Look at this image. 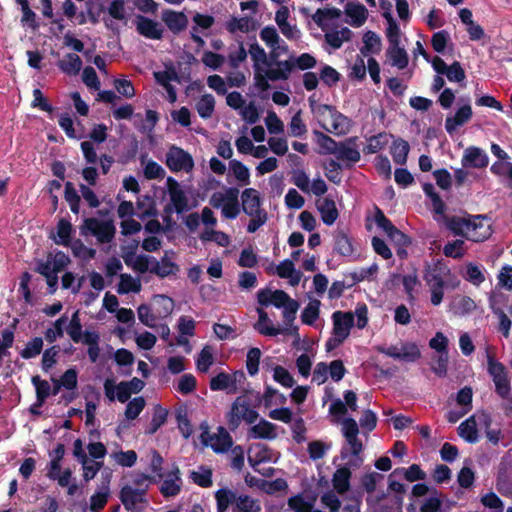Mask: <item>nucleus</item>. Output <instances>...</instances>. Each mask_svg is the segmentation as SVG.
<instances>
[{
	"mask_svg": "<svg viewBox=\"0 0 512 512\" xmlns=\"http://www.w3.org/2000/svg\"><path fill=\"white\" fill-rule=\"evenodd\" d=\"M458 434L468 443L478 442V431L476 428L475 416H471L463 421L458 427Z\"/></svg>",
	"mask_w": 512,
	"mask_h": 512,
	"instance_id": "obj_42",
	"label": "nucleus"
},
{
	"mask_svg": "<svg viewBox=\"0 0 512 512\" xmlns=\"http://www.w3.org/2000/svg\"><path fill=\"white\" fill-rule=\"evenodd\" d=\"M442 507V500L436 490L422 502L420 512H439Z\"/></svg>",
	"mask_w": 512,
	"mask_h": 512,
	"instance_id": "obj_64",
	"label": "nucleus"
},
{
	"mask_svg": "<svg viewBox=\"0 0 512 512\" xmlns=\"http://www.w3.org/2000/svg\"><path fill=\"white\" fill-rule=\"evenodd\" d=\"M450 269L441 262L427 265L423 279L431 292V303L434 306L441 304L444 297V288L449 283Z\"/></svg>",
	"mask_w": 512,
	"mask_h": 512,
	"instance_id": "obj_4",
	"label": "nucleus"
},
{
	"mask_svg": "<svg viewBox=\"0 0 512 512\" xmlns=\"http://www.w3.org/2000/svg\"><path fill=\"white\" fill-rule=\"evenodd\" d=\"M165 163L174 173H190L194 168V160L191 154L175 145L171 146L166 153Z\"/></svg>",
	"mask_w": 512,
	"mask_h": 512,
	"instance_id": "obj_11",
	"label": "nucleus"
},
{
	"mask_svg": "<svg viewBox=\"0 0 512 512\" xmlns=\"http://www.w3.org/2000/svg\"><path fill=\"white\" fill-rule=\"evenodd\" d=\"M351 476L352 473L348 465L337 468L332 476L333 491H335L339 495L347 493L351 487Z\"/></svg>",
	"mask_w": 512,
	"mask_h": 512,
	"instance_id": "obj_24",
	"label": "nucleus"
},
{
	"mask_svg": "<svg viewBox=\"0 0 512 512\" xmlns=\"http://www.w3.org/2000/svg\"><path fill=\"white\" fill-rule=\"evenodd\" d=\"M376 350L388 357L398 361L413 363L419 360L422 356L419 346L412 341H401L396 345L377 346Z\"/></svg>",
	"mask_w": 512,
	"mask_h": 512,
	"instance_id": "obj_9",
	"label": "nucleus"
},
{
	"mask_svg": "<svg viewBox=\"0 0 512 512\" xmlns=\"http://www.w3.org/2000/svg\"><path fill=\"white\" fill-rule=\"evenodd\" d=\"M31 381L36 390L37 406H42L51 393V386L48 381L40 379L39 376H33Z\"/></svg>",
	"mask_w": 512,
	"mask_h": 512,
	"instance_id": "obj_53",
	"label": "nucleus"
},
{
	"mask_svg": "<svg viewBox=\"0 0 512 512\" xmlns=\"http://www.w3.org/2000/svg\"><path fill=\"white\" fill-rule=\"evenodd\" d=\"M167 415L168 412L166 409L162 408L161 406H156L154 408L150 424L146 429V433L150 435L156 433V431L166 422Z\"/></svg>",
	"mask_w": 512,
	"mask_h": 512,
	"instance_id": "obj_55",
	"label": "nucleus"
},
{
	"mask_svg": "<svg viewBox=\"0 0 512 512\" xmlns=\"http://www.w3.org/2000/svg\"><path fill=\"white\" fill-rule=\"evenodd\" d=\"M258 417L259 413L251 406L246 396L237 397L226 413L227 425L231 431L237 430L242 422L249 425L255 423Z\"/></svg>",
	"mask_w": 512,
	"mask_h": 512,
	"instance_id": "obj_7",
	"label": "nucleus"
},
{
	"mask_svg": "<svg viewBox=\"0 0 512 512\" xmlns=\"http://www.w3.org/2000/svg\"><path fill=\"white\" fill-rule=\"evenodd\" d=\"M102 483L98 487L97 491L91 496L90 498V509L93 511H97L99 509H102L108 499L109 494V483H110V476L109 474L103 475L102 474Z\"/></svg>",
	"mask_w": 512,
	"mask_h": 512,
	"instance_id": "obj_29",
	"label": "nucleus"
},
{
	"mask_svg": "<svg viewBox=\"0 0 512 512\" xmlns=\"http://www.w3.org/2000/svg\"><path fill=\"white\" fill-rule=\"evenodd\" d=\"M257 300L261 306L273 305L276 308H282L285 325H293L299 309V303L292 299L285 291L261 289L257 292Z\"/></svg>",
	"mask_w": 512,
	"mask_h": 512,
	"instance_id": "obj_3",
	"label": "nucleus"
},
{
	"mask_svg": "<svg viewBox=\"0 0 512 512\" xmlns=\"http://www.w3.org/2000/svg\"><path fill=\"white\" fill-rule=\"evenodd\" d=\"M238 197L239 191L237 188L225 187L221 191L214 192L210 197L209 203L213 208L222 209L227 203L232 202Z\"/></svg>",
	"mask_w": 512,
	"mask_h": 512,
	"instance_id": "obj_30",
	"label": "nucleus"
},
{
	"mask_svg": "<svg viewBox=\"0 0 512 512\" xmlns=\"http://www.w3.org/2000/svg\"><path fill=\"white\" fill-rule=\"evenodd\" d=\"M446 225L453 234L466 237L468 217L453 216L447 220Z\"/></svg>",
	"mask_w": 512,
	"mask_h": 512,
	"instance_id": "obj_58",
	"label": "nucleus"
},
{
	"mask_svg": "<svg viewBox=\"0 0 512 512\" xmlns=\"http://www.w3.org/2000/svg\"><path fill=\"white\" fill-rule=\"evenodd\" d=\"M200 239L202 241H213L222 247H226L230 243L229 236L226 233L209 228L202 232Z\"/></svg>",
	"mask_w": 512,
	"mask_h": 512,
	"instance_id": "obj_61",
	"label": "nucleus"
},
{
	"mask_svg": "<svg viewBox=\"0 0 512 512\" xmlns=\"http://www.w3.org/2000/svg\"><path fill=\"white\" fill-rule=\"evenodd\" d=\"M489 163V157L487 153L475 146H470L464 150L461 164L464 168H485Z\"/></svg>",
	"mask_w": 512,
	"mask_h": 512,
	"instance_id": "obj_16",
	"label": "nucleus"
},
{
	"mask_svg": "<svg viewBox=\"0 0 512 512\" xmlns=\"http://www.w3.org/2000/svg\"><path fill=\"white\" fill-rule=\"evenodd\" d=\"M144 494V488L127 485L121 490V501L126 509L131 510L137 503L142 502Z\"/></svg>",
	"mask_w": 512,
	"mask_h": 512,
	"instance_id": "obj_33",
	"label": "nucleus"
},
{
	"mask_svg": "<svg viewBox=\"0 0 512 512\" xmlns=\"http://www.w3.org/2000/svg\"><path fill=\"white\" fill-rule=\"evenodd\" d=\"M249 53L252 61L254 70H260V68H264L268 61L270 60V56L268 57L266 51L263 47H261L257 42L250 44L247 54Z\"/></svg>",
	"mask_w": 512,
	"mask_h": 512,
	"instance_id": "obj_47",
	"label": "nucleus"
},
{
	"mask_svg": "<svg viewBox=\"0 0 512 512\" xmlns=\"http://www.w3.org/2000/svg\"><path fill=\"white\" fill-rule=\"evenodd\" d=\"M72 225L66 219H61L57 224V237L54 241L60 245H69L71 240Z\"/></svg>",
	"mask_w": 512,
	"mask_h": 512,
	"instance_id": "obj_59",
	"label": "nucleus"
},
{
	"mask_svg": "<svg viewBox=\"0 0 512 512\" xmlns=\"http://www.w3.org/2000/svg\"><path fill=\"white\" fill-rule=\"evenodd\" d=\"M256 311L258 314V321L254 324V328L261 335L274 337L283 333H292V330H297V327H294L293 325H285L284 328L275 327L268 317V314L262 308H257Z\"/></svg>",
	"mask_w": 512,
	"mask_h": 512,
	"instance_id": "obj_13",
	"label": "nucleus"
},
{
	"mask_svg": "<svg viewBox=\"0 0 512 512\" xmlns=\"http://www.w3.org/2000/svg\"><path fill=\"white\" fill-rule=\"evenodd\" d=\"M334 155L340 161L358 162L361 155L356 144V138H348L339 142Z\"/></svg>",
	"mask_w": 512,
	"mask_h": 512,
	"instance_id": "obj_19",
	"label": "nucleus"
},
{
	"mask_svg": "<svg viewBox=\"0 0 512 512\" xmlns=\"http://www.w3.org/2000/svg\"><path fill=\"white\" fill-rule=\"evenodd\" d=\"M82 236H95L99 243H109L115 235V226L112 221L100 220L94 217L86 218L80 226Z\"/></svg>",
	"mask_w": 512,
	"mask_h": 512,
	"instance_id": "obj_8",
	"label": "nucleus"
},
{
	"mask_svg": "<svg viewBox=\"0 0 512 512\" xmlns=\"http://www.w3.org/2000/svg\"><path fill=\"white\" fill-rule=\"evenodd\" d=\"M401 474L409 482L425 480L427 475L417 464H412L408 468L395 469L392 475Z\"/></svg>",
	"mask_w": 512,
	"mask_h": 512,
	"instance_id": "obj_50",
	"label": "nucleus"
},
{
	"mask_svg": "<svg viewBox=\"0 0 512 512\" xmlns=\"http://www.w3.org/2000/svg\"><path fill=\"white\" fill-rule=\"evenodd\" d=\"M387 57L392 66L404 69L408 65V54L400 44L389 45L386 51Z\"/></svg>",
	"mask_w": 512,
	"mask_h": 512,
	"instance_id": "obj_37",
	"label": "nucleus"
},
{
	"mask_svg": "<svg viewBox=\"0 0 512 512\" xmlns=\"http://www.w3.org/2000/svg\"><path fill=\"white\" fill-rule=\"evenodd\" d=\"M381 49V39L380 37L373 31H367L363 35V46L360 49V53L363 56H368L369 54L378 53Z\"/></svg>",
	"mask_w": 512,
	"mask_h": 512,
	"instance_id": "obj_46",
	"label": "nucleus"
},
{
	"mask_svg": "<svg viewBox=\"0 0 512 512\" xmlns=\"http://www.w3.org/2000/svg\"><path fill=\"white\" fill-rule=\"evenodd\" d=\"M342 432L347 441V446L342 448L341 457L347 459L346 465L349 467H359L363 458L361 452L363 450L362 442L358 438L359 428L357 422L353 418H346L342 421Z\"/></svg>",
	"mask_w": 512,
	"mask_h": 512,
	"instance_id": "obj_5",
	"label": "nucleus"
},
{
	"mask_svg": "<svg viewBox=\"0 0 512 512\" xmlns=\"http://www.w3.org/2000/svg\"><path fill=\"white\" fill-rule=\"evenodd\" d=\"M383 16L388 23L386 35L389 45L400 44L401 30L398 24L396 23L390 12H385Z\"/></svg>",
	"mask_w": 512,
	"mask_h": 512,
	"instance_id": "obj_56",
	"label": "nucleus"
},
{
	"mask_svg": "<svg viewBox=\"0 0 512 512\" xmlns=\"http://www.w3.org/2000/svg\"><path fill=\"white\" fill-rule=\"evenodd\" d=\"M200 440L205 446L210 447L216 453L227 452L233 444L231 435L223 427H218L217 432L210 433L206 426L200 435Z\"/></svg>",
	"mask_w": 512,
	"mask_h": 512,
	"instance_id": "obj_10",
	"label": "nucleus"
},
{
	"mask_svg": "<svg viewBox=\"0 0 512 512\" xmlns=\"http://www.w3.org/2000/svg\"><path fill=\"white\" fill-rule=\"evenodd\" d=\"M66 332L74 343H82L85 339V330H82V323L79 311H75L65 325Z\"/></svg>",
	"mask_w": 512,
	"mask_h": 512,
	"instance_id": "obj_34",
	"label": "nucleus"
},
{
	"mask_svg": "<svg viewBox=\"0 0 512 512\" xmlns=\"http://www.w3.org/2000/svg\"><path fill=\"white\" fill-rule=\"evenodd\" d=\"M182 479L180 477V471L175 466L167 475L160 486V492L165 497H174L181 491Z\"/></svg>",
	"mask_w": 512,
	"mask_h": 512,
	"instance_id": "obj_21",
	"label": "nucleus"
},
{
	"mask_svg": "<svg viewBox=\"0 0 512 512\" xmlns=\"http://www.w3.org/2000/svg\"><path fill=\"white\" fill-rule=\"evenodd\" d=\"M82 344L87 346V355L91 363H96L100 357V334L94 327L85 329V339Z\"/></svg>",
	"mask_w": 512,
	"mask_h": 512,
	"instance_id": "obj_23",
	"label": "nucleus"
},
{
	"mask_svg": "<svg viewBox=\"0 0 512 512\" xmlns=\"http://www.w3.org/2000/svg\"><path fill=\"white\" fill-rule=\"evenodd\" d=\"M334 249L343 256H351L354 252L352 242L344 232L335 235Z\"/></svg>",
	"mask_w": 512,
	"mask_h": 512,
	"instance_id": "obj_60",
	"label": "nucleus"
},
{
	"mask_svg": "<svg viewBox=\"0 0 512 512\" xmlns=\"http://www.w3.org/2000/svg\"><path fill=\"white\" fill-rule=\"evenodd\" d=\"M248 435L252 439L273 440L278 436L277 426L265 419L250 427Z\"/></svg>",
	"mask_w": 512,
	"mask_h": 512,
	"instance_id": "obj_22",
	"label": "nucleus"
},
{
	"mask_svg": "<svg viewBox=\"0 0 512 512\" xmlns=\"http://www.w3.org/2000/svg\"><path fill=\"white\" fill-rule=\"evenodd\" d=\"M229 168L236 180L243 184L248 185L250 183V172L249 169L238 160H230Z\"/></svg>",
	"mask_w": 512,
	"mask_h": 512,
	"instance_id": "obj_52",
	"label": "nucleus"
},
{
	"mask_svg": "<svg viewBox=\"0 0 512 512\" xmlns=\"http://www.w3.org/2000/svg\"><path fill=\"white\" fill-rule=\"evenodd\" d=\"M210 389L212 391H225L227 394H235V386L231 382L230 375L224 372L211 378Z\"/></svg>",
	"mask_w": 512,
	"mask_h": 512,
	"instance_id": "obj_45",
	"label": "nucleus"
},
{
	"mask_svg": "<svg viewBox=\"0 0 512 512\" xmlns=\"http://www.w3.org/2000/svg\"><path fill=\"white\" fill-rule=\"evenodd\" d=\"M146 405V401L142 396L135 397L130 400L125 409V417L128 420L136 419L143 411Z\"/></svg>",
	"mask_w": 512,
	"mask_h": 512,
	"instance_id": "obj_62",
	"label": "nucleus"
},
{
	"mask_svg": "<svg viewBox=\"0 0 512 512\" xmlns=\"http://www.w3.org/2000/svg\"><path fill=\"white\" fill-rule=\"evenodd\" d=\"M167 190L170 197V201L173 204L177 213H182L189 208L188 198L185 191L182 189L177 180L172 177H168Z\"/></svg>",
	"mask_w": 512,
	"mask_h": 512,
	"instance_id": "obj_17",
	"label": "nucleus"
},
{
	"mask_svg": "<svg viewBox=\"0 0 512 512\" xmlns=\"http://www.w3.org/2000/svg\"><path fill=\"white\" fill-rule=\"evenodd\" d=\"M58 67L63 73L75 76L82 68V60L77 54L69 53L58 62Z\"/></svg>",
	"mask_w": 512,
	"mask_h": 512,
	"instance_id": "obj_39",
	"label": "nucleus"
},
{
	"mask_svg": "<svg viewBox=\"0 0 512 512\" xmlns=\"http://www.w3.org/2000/svg\"><path fill=\"white\" fill-rule=\"evenodd\" d=\"M309 102L313 114L316 116L321 126L325 128L328 122L330 121L331 117H333V114H335L337 110L333 106L327 104H317L315 101L311 99L309 100Z\"/></svg>",
	"mask_w": 512,
	"mask_h": 512,
	"instance_id": "obj_41",
	"label": "nucleus"
},
{
	"mask_svg": "<svg viewBox=\"0 0 512 512\" xmlns=\"http://www.w3.org/2000/svg\"><path fill=\"white\" fill-rule=\"evenodd\" d=\"M410 147L407 141L397 139L393 142L391 147V154L394 162L399 165H404L407 161Z\"/></svg>",
	"mask_w": 512,
	"mask_h": 512,
	"instance_id": "obj_48",
	"label": "nucleus"
},
{
	"mask_svg": "<svg viewBox=\"0 0 512 512\" xmlns=\"http://www.w3.org/2000/svg\"><path fill=\"white\" fill-rule=\"evenodd\" d=\"M123 259L128 266H131L134 270L140 273H152L154 262V257L152 256L141 254L134 257L133 260L130 259L129 256H123Z\"/></svg>",
	"mask_w": 512,
	"mask_h": 512,
	"instance_id": "obj_40",
	"label": "nucleus"
},
{
	"mask_svg": "<svg viewBox=\"0 0 512 512\" xmlns=\"http://www.w3.org/2000/svg\"><path fill=\"white\" fill-rule=\"evenodd\" d=\"M257 21L253 17H232L226 22V29L228 32L234 34L237 32L249 33L257 28Z\"/></svg>",
	"mask_w": 512,
	"mask_h": 512,
	"instance_id": "obj_27",
	"label": "nucleus"
},
{
	"mask_svg": "<svg viewBox=\"0 0 512 512\" xmlns=\"http://www.w3.org/2000/svg\"><path fill=\"white\" fill-rule=\"evenodd\" d=\"M468 226L465 237L468 240L474 242L483 241L491 234L490 225L483 216H468Z\"/></svg>",
	"mask_w": 512,
	"mask_h": 512,
	"instance_id": "obj_12",
	"label": "nucleus"
},
{
	"mask_svg": "<svg viewBox=\"0 0 512 512\" xmlns=\"http://www.w3.org/2000/svg\"><path fill=\"white\" fill-rule=\"evenodd\" d=\"M191 480L200 487H210L212 485V470L206 466H199L190 473Z\"/></svg>",
	"mask_w": 512,
	"mask_h": 512,
	"instance_id": "obj_49",
	"label": "nucleus"
},
{
	"mask_svg": "<svg viewBox=\"0 0 512 512\" xmlns=\"http://www.w3.org/2000/svg\"><path fill=\"white\" fill-rule=\"evenodd\" d=\"M174 252L165 251L164 255L160 260L154 258L152 274H155L159 278H166L175 276L180 271L177 263L174 261Z\"/></svg>",
	"mask_w": 512,
	"mask_h": 512,
	"instance_id": "obj_15",
	"label": "nucleus"
},
{
	"mask_svg": "<svg viewBox=\"0 0 512 512\" xmlns=\"http://www.w3.org/2000/svg\"><path fill=\"white\" fill-rule=\"evenodd\" d=\"M490 171L495 176L505 180V185L512 189V162L496 161L491 167Z\"/></svg>",
	"mask_w": 512,
	"mask_h": 512,
	"instance_id": "obj_44",
	"label": "nucleus"
},
{
	"mask_svg": "<svg viewBox=\"0 0 512 512\" xmlns=\"http://www.w3.org/2000/svg\"><path fill=\"white\" fill-rule=\"evenodd\" d=\"M264 70L271 81H284L290 77L293 71V64L290 60L270 58L268 64L264 66Z\"/></svg>",
	"mask_w": 512,
	"mask_h": 512,
	"instance_id": "obj_14",
	"label": "nucleus"
},
{
	"mask_svg": "<svg viewBox=\"0 0 512 512\" xmlns=\"http://www.w3.org/2000/svg\"><path fill=\"white\" fill-rule=\"evenodd\" d=\"M215 499L217 512H259L261 510L258 500L228 488L217 490Z\"/></svg>",
	"mask_w": 512,
	"mask_h": 512,
	"instance_id": "obj_2",
	"label": "nucleus"
},
{
	"mask_svg": "<svg viewBox=\"0 0 512 512\" xmlns=\"http://www.w3.org/2000/svg\"><path fill=\"white\" fill-rule=\"evenodd\" d=\"M273 459L274 454L264 444H256L254 447L250 449V453L248 456V462L254 468V470H257V465L265 462H271L273 461Z\"/></svg>",
	"mask_w": 512,
	"mask_h": 512,
	"instance_id": "obj_31",
	"label": "nucleus"
},
{
	"mask_svg": "<svg viewBox=\"0 0 512 512\" xmlns=\"http://www.w3.org/2000/svg\"><path fill=\"white\" fill-rule=\"evenodd\" d=\"M137 31L149 39L159 40L162 38L163 28L160 23L144 16L136 18Z\"/></svg>",
	"mask_w": 512,
	"mask_h": 512,
	"instance_id": "obj_20",
	"label": "nucleus"
},
{
	"mask_svg": "<svg viewBox=\"0 0 512 512\" xmlns=\"http://www.w3.org/2000/svg\"><path fill=\"white\" fill-rule=\"evenodd\" d=\"M347 23L353 27H361L367 20L368 10L360 3L349 2L345 6Z\"/></svg>",
	"mask_w": 512,
	"mask_h": 512,
	"instance_id": "obj_26",
	"label": "nucleus"
},
{
	"mask_svg": "<svg viewBox=\"0 0 512 512\" xmlns=\"http://www.w3.org/2000/svg\"><path fill=\"white\" fill-rule=\"evenodd\" d=\"M320 503L324 508L328 509L329 512H340L342 505L340 498L333 490L324 492L320 496Z\"/></svg>",
	"mask_w": 512,
	"mask_h": 512,
	"instance_id": "obj_57",
	"label": "nucleus"
},
{
	"mask_svg": "<svg viewBox=\"0 0 512 512\" xmlns=\"http://www.w3.org/2000/svg\"><path fill=\"white\" fill-rule=\"evenodd\" d=\"M213 362V349L210 346H205L196 359V367L200 372H207Z\"/></svg>",
	"mask_w": 512,
	"mask_h": 512,
	"instance_id": "obj_63",
	"label": "nucleus"
},
{
	"mask_svg": "<svg viewBox=\"0 0 512 512\" xmlns=\"http://www.w3.org/2000/svg\"><path fill=\"white\" fill-rule=\"evenodd\" d=\"M324 32L326 43L333 49H339L343 43L349 41L353 35V32L347 27L330 30L326 29Z\"/></svg>",
	"mask_w": 512,
	"mask_h": 512,
	"instance_id": "obj_28",
	"label": "nucleus"
},
{
	"mask_svg": "<svg viewBox=\"0 0 512 512\" xmlns=\"http://www.w3.org/2000/svg\"><path fill=\"white\" fill-rule=\"evenodd\" d=\"M476 304L475 302L467 296H459L454 299L452 304V310L456 315H466L475 310Z\"/></svg>",
	"mask_w": 512,
	"mask_h": 512,
	"instance_id": "obj_51",
	"label": "nucleus"
},
{
	"mask_svg": "<svg viewBox=\"0 0 512 512\" xmlns=\"http://www.w3.org/2000/svg\"><path fill=\"white\" fill-rule=\"evenodd\" d=\"M335 135H345L350 130V120L340 112H336L324 128Z\"/></svg>",
	"mask_w": 512,
	"mask_h": 512,
	"instance_id": "obj_36",
	"label": "nucleus"
},
{
	"mask_svg": "<svg viewBox=\"0 0 512 512\" xmlns=\"http://www.w3.org/2000/svg\"><path fill=\"white\" fill-rule=\"evenodd\" d=\"M198 115L203 119L210 118L215 110V98L212 94L202 95L195 103Z\"/></svg>",
	"mask_w": 512,
	"mask_h": 512,
	"instance_id": "obj_43",
	"label": "nucleus"
},
{
	"mask_svg": "<svg viewBox=\"0 0 512 512\" xmlns=\"http://www.w3.org/2000/svg\"><path fill=\"white\" fill-rule=\"evenodd\" d=\"M317 209L324 224L331 226L337 220L339 213L334 200L325 197L316 202Z\"/></svg>",
	"mask_w": 512,
	"mask_h": 512,
	"instance_id": "obj_25",
	"label": "nucleus"
},
{
	"mask_svg": "<svg viewBox=\"0 0 512 512\" xmlns=\"http://www.w3.org/2000/svg\"><path fill=\"white\" fill-rule=\"evenodd\" d=\"M340 16L341 11L338 8H319L312 15V19L322 31H326L329 28V21L338 19Z\"/></svg>",
	"mask_w": 512,
	"mask_h": 512,
	"instance_id": "obj_35",
	"label": "nucleus"
},
{
	"mask_svg": "<svg viewBox=\"0 0 512 512\" xmlns=\"http://www.w3.org/2000/svg\"><path fill=\"white\" fill-rule=\"evenodd\" d=\"M356 317V326L363 329L368 323V308L365 304L358 305L355 312L335 311L332 314L333 328L331 337L326 341L325 348L330 352L340 346L350 335V331L354 326V318Z\"/></svg>",
	"mask_w": 512,
	"mask_h": 512,
	"instance_id": "obj_1",
	"label": "nucleus"
},
{
	"mask_svg": "<svg viewBox=\"0 0 512 512\" xmlns=\"http://www.w3.org/2000/svg\"><path fill=\"white\" fill-rule=\"evenodd\" d=\"M68 322V317L66 315H62L59 317L54 323L52 328H48L45 331V339L49 343L55 342L58 338L62 337L64 334V327Z\"/></svg>",
	"mask_w": 512,
	"mask_h": 512,
	"instance_id": "obj_54",
	"label": "nucleus"
},
{
	"mask_svg": "<svg viewBox=\"0 0 512 512\" xmlns=\"http://www.w3.org/2000/svg\"><path fill=\"white\" fill-rule=\"evenodd\" d=\"M142 284L138 277H133L130 274L123 273L119 277V284L117 287L118 294L128 293H139L141 291Z\"/></svg>",
	"mask_w": 512,
	"mask_h": 512,
	"instance_id": "obj_38",
	"label": "nucleus"
},
{
	"mask_svg": "<svg viewBox=\"0 0 512 512\" xmlns=\"http://www.w3.org/2000/svg\"><path fill=\"white\" fill-rule=\"evenodd\" d=\"M242 209L251 219L247 225L249 233L256 232L268 219L267 212L261 208L260 194L256 189L247 188L241 194Z\"/></svg>",
	"mask_w": 512,
	"mask_h": 512,
	"instance_id": "obj_6",
	"label": "nucleus"
},
{
	"mask_svg": "<svg viewBox=\"0 0 512 512\" xmlns=\"http://www.w3.org/2000/svg\"><path fill=\"white\" fill-rule=\"evenodd\" d=\"M162 20L174 33L184 30L188 25V18L183 12L164 11Z\"/></svg>",
	"mask_w": 512,
	"mask_h": 512,
	"instance_id": "obj_32",
	"label": "nucleus"
},
{
	"mask_svg": "<svg viewBox=\"0 0 512 512\" xmlns=\"http://www.w3.org/2000/svg\"><path fill=\"white\" fill-rule=\"evenodd\" d=\"M473 112L471 105L467 102L458 107L453 115H449L445 119V129L451 135L459 127L466 124L472 118Z\"/></svg>",
	"mask_w": 512,
	"mask_h": 512,
	"instance_id": "obj_18",
	"label": "nucleus"
}]
</instances>
